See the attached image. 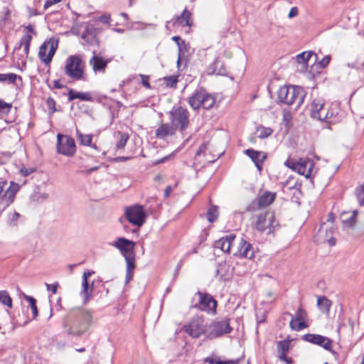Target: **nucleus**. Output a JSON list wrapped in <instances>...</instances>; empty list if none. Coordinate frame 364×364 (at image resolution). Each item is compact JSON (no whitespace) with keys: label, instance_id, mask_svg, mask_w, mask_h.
Instances as JSON below:
<instances>
[{"label":"nucleus","instance_id":"nucleus-1","mask_svg":"<svg viewBox=\"0 0 364 364\" xmlns=\"http://www.w3.org/2000/svg\"><path fill=\"white\" fill-rule=\"evenodd\" d=\"M92 321V314L90 311H72L63 320V333L68 336L81 337L91 326Z\"/></svg>","mask_w":364,"mask_h":364},{"label":"nucleus","instance_id":"nucleus-2","mask_svg":"<svg viewBox=\"0 0 364 364\" xmlns=\"http://www.w3.org/2000/svg\"><path fill=\"white\" fill-rule=\"evenodd\" d=\"M278 100L280 102L288 105H295L297 109L303 104L305 97V91L299 86H283L278 92Z\"/></svg>","mask_w":364,"mask_h":364},{"label":"nucleus","instance_id":"nucleus-3","mask_svg":"<svg viewBox=\"0 0 364 364\" xmlns=\"http://www.w3.org/2000/svg\"><path fill=\"white\" fill-rule=\"evenodd\" d=\"M85 69V63L80 55H70L65 60V74L74 81L86 80Z\"/></svg>","mask_w":364,"mask_h":364},{"label":"nucleus","instance_id":"nucleus-4","mask_svg":"<svg viewBox=\"0 0 364 364\" xmlns=\"http://www.w3.org/2000/svg\"><path fill=\"white\" fill-rule=\"evenodd\" d=\"M170 122L177 130L183 133L190 124V114L186 108L181 106H173L168 112Z\"/></svg>","mask_w":364,"mask_h":364},{"label":"nucleus","instance_id":"nucleus-5","mask_svg":"<svg viewBox=\"0 0 364 364\" xmlns=\"http://www.w3.org/2000/svg\"><path fill=\"white\" fill-rule=\"evenodd\" d=\"M192 308L215 314L216 313L217 301L206 292L198 291L193 299Z\"/></svg>","mask_w":364,"mask_h":364},{"label":"nucleus","instance_id":"nucleus-6","mask_svg":"<svg viewBox=\"0 0 364 364\" xmlns=\"http://www.w3.org/2000/svg\"><path fill=\"white\" fill-rule=\"evenodd\" d=\"M254 218L253 227L261 232L268 230L269 234L279 226V222L276 220L274 213L271 211H265L256 215Z\"/></svg>","mask_w":364,"mask_h":364},{"label":"nucleus","instance_id":"nucleus-7","mask_svg":"<svg viewBox=\"0 0 364 364\" xmlns=\"http://www.w3.org/2000/svg\"><path fill=\"white\" fill-rule=\"evenodd\" d=\"M6 181H0V212L4 211L15 200L16 195L19 191L18 183L11 181L9 186H7Z\"/></svg>","mask_w":364,"mask_h":364},{"label":"nucleus","instance_id":"nucleus-8","mask_svg":"<svg viewBox=\"0 0 364 364\" xmlns=\"http://www.w3.org/2000/svg\"><path fill=\"white\" fill-rule=\"evenodd\" d=\"M208 324L203 316H194L188 323L183 326L184 331L193 338H198L200 336L207 334Z\"/></svg>","mask_w":364,"mask_h":364},{"label":"nucleus","instance_id":"nucleus-9","mask_svg":"<svg viewBox=\"0 0 364 364\" xmlns=\"http://www.w3.org/2000/svg\"><path fill=\"white\" fill-rule=\"evenodd\" d=\"M230 318H223L212 321L208 326L206 338L213 340L219 338L225 334L230 333L232 328L230 325Z\"/></svg>","mask_w":364,"mask_h":364},{"label":"nucleus","instance_id":"nucleus-10","mask_svg":"<svg viewBox=\"0 0 364 364\" xmlns=\"http://www.w3.org/2000/svg\"><path fill=\"white\" fill-rule=\"evenodd\" d=\"M284 165L299 174L304 176L306 178L311 176L314 167V162L309 158H301L298 161L287 159L284 162Z\"/></svg>","mask_w":364,"mask_h":364},{"label":"nucleus","instance_id":"nucleus-11","mask_svg":"<svg viewBox=\"0 0 364 364\" xmlns=\"http://www.w3.org/2000/svg\"><path fill=\"white\" fill-rule=\"evenodd\" d=\"M59 40L58 38L52 37L46 41L40 47L39 58L46 64H49L58 47Z\"/></svg>","mask_w":364,"mask_h":364},{"label":"nucleus","instance_id":"nucleus-12","mask_svg":"<svg viewBox=\"0 0 364 364\" xmlns=\"http://www.w3.org/2000/svg\"><path fill=\"white\" fill-rule=\"evenodd\" d=\"M125 216L130 223L139 227L145 223L147 217L144 207L140 205L127 207L125 210Z\"/></svg>","mask_w":364,"mask_h":364},{"label":"nucleus","instance_id":"nucleus-13","mask_svg":"<svg viewBox=\"0 0 364 364\" xmlns=\"http://www.w3.org/2000/svg\"><path fill=\"white\" fill-rule=\"evenodd\" d=\"M57 151L67 156H73L76 152L75 142L73 138L68 135L58 134L57 136Z\"/></svg>","mask_w":364,"mask_h":364},{"label":"nucleus","instance_id":"nucleus-14","mask_svg":"<svg viewBox=\"0 0 364 364\" xmlns=\"http://www.w3.org/2000/svg\"><path fill=\"white\" fill-rule=\"evenodd\" d=\"M326 117L323 122L329 124H336L342 122L347 115L345 109L341 107L340 102H333L327 108Z\"/></svg>","mask_w":364,"mask_h":364},{"label":"nucleus","instance_id":"nucleus-15","mask_svg":"<svg viewBox=\"0 0 364 364\" xmlns=\"http://www.w3.org/2000/svg\"><path fill=\"white\" fill-rule=\"evenodd\" d=\"M302 340L319 346L332 354L335 353L333 350V341L328 337L319 334L306 333L302 336Z\"/></svg>","mask_w":364,"mask_h":364},{"label":"nucleus","instance_id":"nucleus-16","mask_svg":"<svg viewBox=\"0 0 364 364\" xmlns=\"http://www.w3.org/2000/svg\"><path fill=\"white\" fill-rule=\"evenodd\" d=\"M324 100L321 98H315L314 99L310 105H309V111L310 116L311 118L314 119L319 120L321 122H323L326 117V111L327 109L325 108Z\"/></svg>","mask_w":364,"mask_h":364},{"label":"nucleus","instance_id":"nucleus-17","mask_svg":"<svg viewBox=\"0 0 364 364\" xmlns=\"http://www.w3.org/2000/svg\"><path fill=\"white\" fill-rule=\"evenodd\" d=\"M112 59H105L95 50L92 51V56L89 60V65L91 66L95 73H105L107 65L111 62Z\"/></svg>","mask_w":364,"mask_h":364},{"label":"nucleus","instance_id":"nucleus-18","mask_svg":"<svg viewBox=\"0 0 364 364\" xmlns=\"http://www.w3.org/2000/svg\"><path fill=\"white\" fill-rule=\"evenodd\" d=\"M206 90L202 87H197L188 97V104L194 110H198L201 107L206 96Z\"/></svg>","mask_w":364,"mask_h":364},{"label":"nucleus","instance_id":"nucleus-19","mask_svg":"<svg viewBox=\"0 0 364 364\" xmlns=\"http://www.w3.org/2000/svg\"><path fill=\"white\" fill-rule=\"evenodd\" d=\"M276 194L269 191L264 192L259 196L257 200H254L250 205L246 208L247 211H253L255 203L259 208H264L269 205L275 200Z\"/></svg>","mask_w":364,"mask_h":364},{"label":"nucleus","instance_id":"nucleus-20","mask_svg":"<svg viewBox=\"0 0 364 364\" xmlns=\"http://www.w3.org/2000/svg\"><path fill=\"white\" fill-rule=\"evenodd\" d=\"M177 129L171 122L161 123L155 131V136L161 140L166 141L176 134Z\"/></svg>","mask_w":364,"mask_h":364},{"label":"nucleus","instance_id":"nucleus-21","mask_svg":"<svg viewBox=\"0 0 364 364\" xmlns=\"http://www.w3.org/2000/svg\"><path fill=\"white\" fill-rule=\"evenodd\" d=\"M135 245L136 243L124 237H119L112 244V245L118 249L124 257L129 255H134Z\"/></svg>","mask_w":364,"mask_h":364},{"label":"nucleus","instance_id":"nucleus-22","mask_svg":"<svg viewBox=\"0 0 364 364\" xmlns=\"http://www.w3.org/2000/svg\"><path fill=\"white\" fill-rule=\"evenodd\" d=\"M244 153L251 159L257 168L261 171L263 168V163L267 158V153L255 150L253 149H247Z\"/></svg>","mask_w":364,"mask_h":364},{"label":"nucleus","instance_id":"nucleus-23","mask_svg":"<svg viewBox=\"0 0 364 364\" xmlns=\"http://www.w3.org/2000/svg\"><path fill=\"white\" fill-rule=\"evenodd\" d=\"M235 255L242 258L252 259L255 257L252 245L249 242L242 238L238 245L237 252Z\"/></svg>","mask_w":364,"mask_h":364},{"label":"nucleus","instance_id":"nucleus-24","mask_svg":"<svg viewBox=\"0 0 364 364\" xmlns=\"http://www.w3.org/2000/svg\"><path fill=\"white\" fill-rule=\"evenodd\" d=\"M169 23H171L173 26H191V13L187 9H185L180 16H177L171 21H167L166 26Z\"/></svg>","mask_w":364,"mask_h":364},{"label":"nucleus","instance_id":"nucleus-25","mask_svg":"<svg viewBox=\"0 0 364 364\" xmlns=\"http://www.w3.org/2000/svg\"><path fill=\"white\" fill-rule=\"evenodd\" d=\"M99 32V29L92 25H88L82 35V38L91 46L98 45L97 35Z\"/></svg>","mask_w":364,"mask_h":364},{"label":"nucleus","instance_id":"nucleus-26","mask_svg":"<svg viewBox=\"0 0 364 364\" xmlns=\"http://www.w3.org/2000/svg\"><path fill=\"white\" fill-rule=\"evenodd\" d=\"M235 237V235L232 233L223 237L215 242L214 247L221 250L223 252L229 253Z\"/></svg>","mask_w":364,"mask_h":364},{"label":"nucleus","instance_id":"nucleus-27","mask_svg":"<svg viewBox=\"0 0 364 364\" xmlns=\"http://www.w3.org/2000/svg\"><path fill=\"white\" fill-rule=\"evenodd\" d=\"M93 272L85 271L82 275V290L80 291V294L82 295L85 298V300H87L91 295L92 291V286L89 287L87 279L91 277Z\"/></svg>","mask_w":364,"mask_h":364},{"label":"nucleus","instance_id":"nucleus-28","mask_svg":"<svg viewBox=\"0 0 364 364\" xmlns=\"http://www.w3.org/2000/svg\"><path fill=\"white\" fill-rule=\"evenodd\" d=\"M68 101H73L75 99H79L82 101L92 102L93 97H92V94L89 92H77L75 91L73 89H69L68 90Z\"/></svg>","mask_w":364,"mask_h":364},{"label":"nucleus","instance_id":"nucleus-29","mask_svg":"<svg viewBox=\"0 0 364 364\" xmlns=\"http://www.w3.org/2000/svg\"><path fill=\"white\" fill-rule=\"evenodd\" d=\"M208 71L211 74L223 75L226 73V69L224 63L220 58H216L212 64L209 65Z\"/></svg>","mask_w":364,"mask_h":364},{"label":"nucleus","instance_id":"nucleus-30","mask_svg":"<svg viewBox=\"0 0 364 364\" xmlns=\"http://www.w3.org/2000/svg\"><path fill=\"white\" fill-rule=\"evenodd\" d=\"M32 40V36L29 33L24 34L21 38L20 43L15 49H20L21 46H23V50L26 56L27 57L29 53L30 44Z\"/></svg>","mask_w":364,"mask_h":364},{"label":"nucleus","instance_id":"nucleus-31","mask_svg":"<svg viewBox=\"0 0 364 364\" xmlns=\"http://www.w3.org/2000/svg\"><path fill=\"white\" fill-rule=\"evenodd\" d=\"M313 55L316 57V54L312 51L303 52L296 55V61L298 63L301 64L304 68H306L308 62Z\"/></svg>","mask_w":364,"mask_h":364},{"label":"nucleus","instance_id":"nucleus-32","mask_svg":"<svg viewBox=\"0 0 364 364\" xmlns=\"http://www.w3.org/2000/svg\"><path fill=\"white\" fill-rule=\"evenodd\" d=\"M172 40L176 42V43L178 46V60H177V64L179 65L180 61L181 59V56L183 54V50L186 49V44L183 40L181 39V38L178 36H175L172 37Z\"/></svg>","mask_w":364,"mask_h":364},{"label":"nucleus","instance_id":"nucleus-33","mask_svg":"<svg viewBox=\"0 0 364 364\" xmlns=\"http://www.w3.org/2000/svg\"><path fill=\"white\" fill-rule=\"evenodd\" d=\"M317 306L321 311L328 312L331 306V302L324 296H318L317 299Z\"/></svg>","mask_w":364,"mask_h":364},{"label":"nucleus","instance_id":"nucleus-34","mask_svg":"<svg viewBox=\"0 0 364 364\" xmlns=\"http://www.w3.org/2000/svg\"><path fill=\"white\" fill-rule=\"evenodd\" d=\"M77 138L79 140L80 144L83 146H92V134H83L78 129L76 130Z\"/></svg>","mask_w":364,"mask_h":364},{"label":"nucleus","instance_id":"nucleus-35","mask_svg":"<svg viewBox=\"0 0 364 364\" xmlns=\"http://www.w3.org/2000/svg\"><path fill=\"white\" fill-rule=\"evenodd\" d=\"M228 265L225 262L218 263L216 275L220 277V280L227 279V272L228 270Z\"/></svg>","mask_w":364,"mask_h":364},{"label":"nucleus","instance_id":"nucleus-36","mask_svg":"<svg viewBox=\"0 0 364 364\" xmlns=\"http://www.w3.org/2000/svg\"><path fill=\"white\" fill-rule=\"evenodd\" d=\"M218 208L215 205H211L206 213V218L210 223L215 222L218 218Z\"/></svg>","mask_w":364,"mask_h":364},{"label":"nucleus","instance_id":"nucleus-37","mask_svg":"<svg viewBox=\"0 0 364 364\" xmlns=\"http://www.w3.org/2000/svg\"><path fill=\"white\" fill-rule=\"evenodd\" d=\"M117 137L118 139V141L116 144L117 148L119 149L124 148L129 139L128 134L122 132H118L117 133Z\"/></svg>","mask_w":364,"mask_h":364},{"label":"nucleus","instance_id":"nucleus-38","mask_svg":"<svg viewBox=\"0 0 364 364\" xmlns=\"http://www.w3.org/2000/svg\"><path fill=\"white\" fill-rule=\"evenodd\" d=\"M16 79L22 80L20 75L15 73H0V82H9L14 83Z\"/></svg>","mask_w":364,"mask_h":364},{"label":"nucleus","instance_id":"nucleus-39","mask_svg":"<svg viewBox=\"0 0 364 364\" xmlns=\"http://www.w3.org/2000/svg\"><path fill=\"white\" fill-rule=\"evenodd\" d=\"M215 97L213 95L207 92L202 107L205 109L208 110L213 108L215 106Z\"/></svg>","mask_w":364,"mask_h":364},{"label":"nucleus","instance_id":"nucleus-40","mask_svg":"<svg viewBox=\"0 0 364 364\" xmlns=\"http://www.w3.org/2000/svg\"><path fill=\"white\" fill-rule=\"evenodd\" d=\"M289 326L292 330L299 331L304 328H307L308 325L304 320L301 321H294V318H291V320L289 323Z\"/></svg>","mask_w":364,"mask_h":364},{"label":"nucleus","instance_id":"nucleus-41","mask_svg":"<svg viewBox=\"0 0 364 364\" xmlns=\"http://www.w3.org/2000/svg\"><path fill=\"white\" fill-rule=\"evenodd\" d=\"M0 303L9 308L12 307V299L9 293L5 290H0Z\"/></svg>","mask_w":364,"mask_h":364},{"label":"nucleus","instance_id":"nucleus-42","mask_svg":"<svg viewBox=\"0 0 364 364\" xmlns=\"http://www.w3.org/2000/svg\"><path fill=\"white\" fill-rule=\"evenodd\" d=\"M25 299L29 303V306L31 309L32 314H33L32 318L34 319L38 315V308H37V305H36V300L33 296H25Z\"/></svg>","mask_w":364,"mask_h":364},{"label":"nucleus","instance_id":"nucleus-43","mask_svg":"<svg viewBox=\"0 0 364 364\" xmlns=\"http://www.w3.org/2000/svg\"><path fill=\"white\" fill-rule=\"evenodd\" d=\"M358 215V210H355L353 211L352 215L346 219L342 220L343 225L348 228H353L356 223V218Z\"/></svg>","mask_w":364,"mask_h":364},{"label":"nucleus","instance_id":"nucleus-44","mask_svg":"<svg viewBox=\"0 0 364 364\" xmlns=\"http://www.w3.org/2000/svg\"><path fill=\"white\" fill-rule=\"evenodd\" d=\"M257 132L258 133V137L259 139H265L272 134L273 130L270 127L260 126L257 128Z\"/></svg>","mask_w":364,"mask_h":364},{"label":"nucleus","instance_id":"nucleus-45","mask_svg":"<svg viewBox=\"0 0 364 364\" xmlns=\"http://www.w3.org/2000/svg\"><path fill=\"white\" fill-rule=\"evenodd\" d=\"M46 105H47V107L48 109V112H49V114L50 115H52L53 113L57 112L56 102H55V100L53 97H49L47 98V100H46Z\"/></svg>","mask_w":364,"mask_h":364},{"label":"nucleus","instance_id":"nucleus-46","mask_svg":"<svg viewBox=\"0 0 364 364\" xmlns=\"http://www.w3.org/2000/svg\"><path fill=\"white\" fill-rule=\"evenodd\" d=\"M166 85L169 87L176 88L178 82L177 77L170 75L164 78Z\"/></svg>","mask_w":364,"mask_h":364},{"label":"nucleus","instance_id":"nucleus-47","mask_svg":"<svg viewBox=\"0 0 364 364\" xmlns=\"http://www.w3.org/2000/svg\"><path fill=\"white\" fill-rule=\"evenodd\" d=\"M356 196L359 204L364 205V183L355 190Z\"/></svg>","mask_w":364,"mask_h":364},{"label":"nucleus","instance_id":"nucleus-48","mask_svg":"<svg viewBox=\"0 0 364 364\" xmlns=\"http://www.w3.org/2000/svg\"><path fill=\"white\" fill-rule=\"evenodd\" d=\"M278 352L287 353L289 349V342L287 341H281L277 344Z\"/></svg>","mask_w":364,"mask_h":364},{"label":"nucleus","instance_id":"nucleus-49","mask_svg":"<svg viewBox=\"0 0 364 364\" xmlns=\"http://www.w3.org/2000/svg\"><path fill=\"white\" fill-rule=\"evenodd\" d=\"M125 260L127 262V271L133 272L135 265H134V255L125 256Z\"/></svg>","mask_w":364,"mask_h":364},{"label":"nucleus","instance_id":"nucleus-50","mask_svg":"<svg viewBox=\"0 0 364 364\" xmlns=\"http://www.w3.org/2000/svg\"><path fill=\"white\" fill-rule=\"evenodd\" d=\"M307 316L306 311L300 306L296 311L294 317V321L305 320Z\"/></svg>","mask_w":364,"mask_h":364},{"label":"nucleus","instance_id":"nucleus-51","mask_svg":"<svg viewBox=\"0 0 364 364\" xmlns=\"http://www.w3.org/2000/svg\"><path fill=\"white\" fill-rule=\"evenodd\" d=\"M12 105L11 103H7L2 100H0V112L4 114H9L11 111Z\"/></svg>","mask_w":364,"mask_h":364},{"label":"nucleus","instance_id":"nucleus-52","mask_svg":"<svg viewBox=\"0 0 364 364\" xmlns=\"http://www.w3.org/2000/svg\"><path fill=\"white\" fill-rule=\"evenodd\" d=\"M297 181H294V178L289 177L288 180L282 183L283 187H287L289 189H293L296 187Z\"/></svg>","mask_w":364,"mask_h":364},{"label":"nucleus","instance_id":"nucleus-53","mask_svg":"<svg viewBox=\"0 0 364 364\" xmlns=\"http://www.w3.org/2000/svg\"><path fill=\"white\" fill-rule=\"evenodd\" d=\"M19 218L20 214L14 211L13 213H11L9 216V223L11 225H14Z\"/></svg>","mask_w":364,"mask_h":364},{"label":"nucleus","instance_id":"nucleus-54","mask_svg":"<svg viewBox=\"0 0 364 364\" xmlns=\"http://www.w3.org/2000/svg\"><path fill=\"white\" fill-rule=\"evenodd\" d=\"M46 286L48 291H50L53 294L57 293V289L58 287V283L57 282L51 284L46 283Z\"/></svg>","mask_w":364,"mask_h":364},{"label":"nucleus","instance_id":"nucleus-55","mask_svg":"<svg viewBox=\"0 0 364 364\" xmlns=\"http://www.w3.org/2000/svg\"><path fill=\"white\" fill-rule=\"evenodd\" d=\"M140 77L141 78V84L146 87V88H151L150 84H149V77L148 75H140Z\"/></svg>","mask_w":364,"mask_h":364},{"label":"nucleus","instance_id":"nucleus-56","mask_svg":"<svg viewBox=\"0 0 364 364\" xmlns=\"http://www.w3.org/2000/svg\"><path fill=\"white\" fill-rule=\"evenodd\" d=\"M331 57L329 55H326L323 58V59L319 61V65L321 68H326L330 63Z\"/></svg>","mask_w":364,"mask_h":364},{"label":"nucleus","instance_id":"nucleus-57","mask_svg":"<svg viewBox=\"0 0 364 364\" xmlns=\"http://www.w3.org/2000/svg\"><path fill=\"white\" fill-rule=\"evenodd\" d=\"M61 0H47L44 4V9H47L51 6L60 2Z\"/></svg>","mask_w":364,"mask_h":364},{"label":"nucleus","instance_id":"nucleus-58","mask_svg":"<svg viewBox=\"0 0 364 364\" xmlns=\"http://www.w3.org/2000/svg\"><path fill=\"white\" fill-rule=\"evenodd\" d=\"M291 119L292 117L290 112H284L283 114V121L285 122L287 126L290 123Z\"/></svg>","mask_w":364,"mask_h":364},{"label":"nucleus","instance_id":"nucleus-59","mask_svg":"<svg viewBox=\"0 0 364 364\" xmlns=\"http://www.w3.org/2000/svg\"><path fill=\"white\" fill-rule=\"evenodd\" d=\"M172 155L173 154H171V155L164 156L160 159L156 160L152 164H153V165H158L159 164L164 163V162L167 161L171 157Z\"/></svg>","mask_w":364,"mask_h":364},{"label":"nucleus","instance_id":"nucleus-60","mask_svg":"<svg viewBox=\"0 0 364 364\" xmlns=\"http://www.w3.org/2000/svg\"><path fill=\"white\" fill-rule=\"evenodd\" d=\"M279 359L285 361L288 364H291L293 363L292 359L287 356V353H280Z\"/></svg>","mask_w":364,"mask_h":364},{"label":"nucleus","instance_id":"nucleus-61","mask_svg":"<svg viewBox=\"0 0 364 364\" xmlns=\"http://www.w3.org/2000/svg\"><path fill=\"white\" fill-rule=\"evenodd\" d=\"M35 171L34 168H23V169H21V174L23 176H29L30 174H31L32 173H33Z\"/></svg>","mask_w":364,"mask_h":364},{"label":"nucleus","instance_id":"nucleus-62","mask_svg":"<svg viewBox=\"0 0 364 364\" xmlns=\"http://www.w3.org/2000/svg\"><path fill=\"white\" fill-rule=\"evenodd\" d=\"M298 15V9L296 7H292L289 13V17L293 18Z\"/></svg>","mask_w":364,"mask_h":364},{"label":"nucleus","instance_id":"nucleus-63","mask_svg":"<svg viewBox=\"0 0 364 364\" xmlns=\"http://www.w3.org/2000/svg\"><path fill=\"white\" fill-rule=\"evenodd\" d=\"M133 278V272L126 270V281L125 283L128 284Z\"/></svg>","mask_w":364,"mask_h":364},{"label":"nucleus","instance_id":"nucleus-64","mask_svg":"<svg viewBox=\"0 0 364 364\" xmlns=\"http://www.w3.org/2000/svg\"><path fill=\"white\" fill-rule=\"evenodd\" d=\"M100 18V21L103 23H109L110 22V16L109 15H102Z\"/></svg>","mask_w":364,"mask_h":364}]
</instances>
